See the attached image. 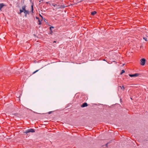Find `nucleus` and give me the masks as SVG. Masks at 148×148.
Segmentation results:
<instances>
[{"mask_svg":"<svg viewBox=\"0 0 148 148\" xmlns=\"http://www.w3.org/2000/svg\"><path fill=\"white\" fill-rule=\"evenodd\" d=\"M54 28V27L52 26H51V27H50V31H51V32H52V29H51V28Z\"/></svg>","mask_w":148,"mask_h":148,"instance_id":"9b49d317","label":"nucleus"},{"mask_svg":"<svg viewBox=\"0 0 148 148\" xmlns=\"http://www.w3.org/2000/svg\"><path fill=\"white\" fill-rule=\"evenodd\" d=\"M40 16H41L42 18V16L41 15H40Z\"/></svg>","mask_w":148,"mask_h":148,"instance_id":"412c9836","label":"nucleus"},{"mask_svg":"<svg viewBox=\"0 0 148 148\" xmlns=\"http://www.w3.org/2000/svg\"><path fill=\"white\" fill-rule=\"evenodd\" d=\"M103 60L104 61H105V59H104V60Z\"/></svg>","mask_w":148,"mask_h":148,"instance_id":"393cba45","label":"nucleus"},{"mask_svg":"<svg viewBox=\"0 0 148 148\" xmlns=\"http://www.w3.org/2000/svg\"><path fill=\"white\" fill-rule=\"evenodd\" d=\"M122 87H123L122 88H124V86H123Z\"/></svg>","mask_w":148,"mask_h":148,"instance_id":"b1692460","label":"nucleus"},{"mask_svg":"<svg viewBox=\"0 0 148 148\" xmlns=\"http://www.w3.org/2000/svg\"><path fill=\"white\" fill-rule=\"evenodd\" d=\"M38 22H39L38 24L40 25L41 24V23L40 21L39 20H38Z\"/></svg>","mask_w":148,"mask_h":148,"instance_id":"2eb2a0df","label":"nucleus"},{"mask_svg":"<svg viewBox=\"0 0 148 148\" xmlns=\"http://www.w3.org/2000/svg\"><path fill=\"white\" fill-rule=\"evenodd\" d=\"M35 132L34 130L33 129H28L26 131L25 133H29L30 132Z\"/></svg>","mask_w":148,"mask_h":148,"instance_id":"f03ea898","label":"nucleus"},{"mask_svg":"<svg viewBox=\"0 0 148 148\" xmlns=\"http://www.w3.org/2000/svg\"><path fill=\"white\" fill-rule=\"evenodd\" d=\"M56 42V41H54L53 42V43H54V42Z\"/></svg>","mask_w":148,"mask_h":148,"instance_id":"aec40b11","label":"nucleus"},{"mask_svg":"<svg viewBox=\"0 0 148 148\" xmlns=\"http://www.w3.org/2000/svg\"><path fill=\"white\" fill-rule=\"evenodd\" d=\"M30 2L32 3V5L31 6L32 7V12H33V6L34 5V3L33 2L32 0H29Z\"/></svg>","mask_w":148,"mask_h":148,"instance_id":"39448f33","label":"nucleus"},{"mask_svg":"<svg viewBox=\"0 0 148 148\" xmlns=\"http://www.w3.org/2000/svg\"><path fill=\"white\" fill-rule=\"evenodd\" d=\"M125 72V71L123 70H122V71H121V74H122L123 73H124Z\"/></svg>","mask_w":148,"mask_h":148,"instance_id":"f8f14e48","label":"nucleus"},{"mask_svg":"<svg viewBox=\"0 0 148 148\" xmlns=\"http://www.w3.org/2000/svg\"><path fill=\"white\" fill-rule=\"evenodd\" d=\"M27 16V14H25V16L26 17Z\"/></svg>","mask_w":148,"mask_h":148,"instance_id":"f3484780","label":"nucleus"},{"mask_svg":"<svg viewBox=\"0 0 148 148\" xmlns=\"http://www.w3.org/2000/svg\"><path fill=\"white\" fill-rule=\"evenodd\" d=\"M4 5L3 3H1L0 4V10L3 8V6Z\"/></svg>","mask_w":148,"mask_h":148,"instance_id":"1a4fd4ad","label":"nucleus"},{"mask_svg":"<svg viewBox=\"0 0 148 148\" xmlns=\"http://www.w3.org/2000/svg\"><path fill=\"white\" fill-rule=\"evenodd\" d=\"M23 12L25 14H29V11L28 10H25V11H23Z\"/></svg>","mask_w":148,"mask_h":148,"instance_id":"0eeeda50","label":"nucleus"},{"mask_svg":"<svg viewBox=\"0 0 148 148\" xmlns=\"http://www.w3.org/2000/svg\"><path fill=\"white\" fill-rule=\"evenodd\" d=\"M107 145H108V144H107L106 145V146H107Z\"/></svg>","mask_w":148,"mask_h":148,"instance_id":"4be33fe9","label":"nucleus"},{"mask_svg":"<svg viewBox=\"0 0 148 148\" xmlns=\"http://www.w3.org/2000/svg\"><path fill=\"white\" fill-rule=\"evenodd\" d=\"M25 8H26V6L25 5L22 6V10H23V11H25V10H26Z\"/></svg>","mask_w":148,"mask_h":148,"instance_id":"9d476101","label":"nucleus"},{"mask_svg":"<svg viewBox=\"0 0 148 148\" xmlns=\"http://www.w3.org/2000/svg\"><path fill=\"white\" fill-rule=\"evenodd\" d=\"M38 70H36V71H35L33 73H36V72L38 71Z\"/></svg>","mask_w":148,"mask_h":148,"instance_id":"dca6fc26","label":"nucleus"},{"mask_svg":"<svg viewBox=\"0 0 148 148\" xmlns=\"http://www.w3.org/2000/svg\"><path fill=\"white\" fill-rule=\"evenodd\" d=\"M143 39H144L145 41H147V37H144Z\"/></svg>","mask_w":148,"mask_h":148,"instance_id":"ddd939ff","label":"nucleus"},{"mask_svg":"<svg viewBox=\"0 0 148 148\" xmlns=\"http://www.w3.org/2000/svg\"><path fill=\"white\" fill-rule=\"evenodd\" d=\"M36 18L37 19H38V20H39V18H38V17H36Z\"/></svg>","mask_w":148,"mask_h":148,"instance_id":"6ab92c4d","label":"nucleus"},{"mask_svg":"<svg viewBox=\"0 0 148 148\" xmlns=\"http://www.w3.org/2000/svg\"><path fill=\"white\" fill-rule=\"evenodd\" d=\"M139 74L138 73H135L134 74H130L129 76L130 77H137L138 76Z\"/></svg>","mask_w":148,"mask_h":148,"instance_id":"20e7f679","label":"nucleus"},{"mask_svg":"<svg viewBox=\"0 0 148 148\" xmlns=\"http://www.w3.org/2000/svg\"><path fill=\"white\" fill-rule=\"evenodd\" d=\"M87 106V103H84L81 106L82 107H84Z\"/></svg>","mask_w":148,"mask_h":148,"instance_id":"423d86ee","label":"nucleus"},{"mask_svg":"<svg viewBox=\"0 0 148 148\" xmlns=\"http://www.w3.org/2000/svg\"><path fill=\"white\" fill-rule=\"evenodd\" d=\"M96 13H97L95 11H94L93 12H91V14L92 15H95V14H96Z\"/></svg>","mask_w":148,"mask_h":148,"instance_id":"6e6552de","label":"nucleus"},{"mask_svg":"<svg viewBox=\"0 0 148 148\" xmlns=\"http://www.w3.org/2000/svg\"><path fill=\"white\" fill-rule=\"evenodd\" d=\"M51 112H49V114H50L51 113Z\"/></svg>","mask_w":148,"mask_h":148,"instance_id":"a211bd4d","label":"nucleus"},{"mask_svg":"<svg viewBox=\"0 0 148 148\" xmlns=\"http://www.w3.org/2000/svg\"><path fill=\"white\" fill-rule=\"evenodd\" d=\"M20 13H19V14H21V13L22 12H23V10H21V9H20Z\"/></svg>","mask_w":148,"mask_h":148,"instance_id":"4468645a","label":"nucleus"},{"mask_svg":"<svg viewBox=\"0 0 148 148\" xmlns=\"http://www.w3.org/2000/svg\"><path fill=\"white\" fill-rule=\"evenodd\" d=\"M145 59L144 58L141 59L140 60L141 63L140 64L142 65H145Z\"/></svg>","mask_w":148,"mask_h":148,"instance_id":"7ed1b4c3","label":"nucleus"},{"mask_svg":"<svg viewBox=\"0 0 148 148\" xmlns=\"http://www.w3.org/2000/svg\"><path fill=\"white\" fill-rule=\"evenodd\" d=\"M53 5L56 8H64V7L63 6L61 5H59L58 4L54 3L53 4Z\"/></svg>","mask_w":148,"mask_h":148,"instance_id":"f257e3e1","label":"nucleus"},{"mask_svg":"<svg viewBox=\"0 0 148 148\" xmlns=\"http://www.w3.org/2000/svg\"><path fill=\"white\" fill-rule=\"evenodd\" d=\"M122 87H123L122 88H124V86H123Z\"/></svg>","mask_w":148,"mask_h":148,"instance_id":"5701e85b","label":"nucleus"}]
</instances>
